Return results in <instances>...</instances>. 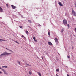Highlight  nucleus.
<instances>
[{"label": "nucleus", "mask_w": 76, "mask_h": 76, "mask_svg": "<svg viewBox=\"0 0 76 76\" xmlns=\"http://www.w3.org/2000/svg\"><path fill=\"white\" fill-rule=\"evenodd\" d=\"M10 54H11V53L7 52H4L0 55V58L3 57V56H4L5 55H7L8 56V55H10Z\"/></svg>", "instance_id": "nucleus-1"}, {"label": "nucleus", "mask_w": 76, "mask_h": 76, "mask_svg": "<svg viewBox=\"0 0 76 76\" xmlns=\"http://www.w3.org/2000/svg\"><path fill=\"white\" fill-rule=\"evenodd\" d=\"M63 23L64 25H66L67 24V20L66 19H64L63 21Z\"/></svg>", "instance_id": "nucleus-2"}, {"label": "nucleus", "mask_w": 76, "mask_h": 76, "mask_svg": "<svg viewBox=\"0 0 76 76\" xmlns=\"http://www.w3.org/2000/svg\"><path fill=\"white\" fill-rule=\"evenodd\" d=\"M1 70L5 74H7V73H6V71L5 70L2 68H1Z\"/></svg>", "instance_id": "nucleus-3"}, {"label": "nucleus", "mask_w": 76, "mask_h": 76, "mask_svg": "<svg viewBox=\"0 0 76 76\" xmlns=\"http://www.w3.org/2000/svg\"><path fill=\"white\" fill-rule=\"evenodd\" d=\"M3 9L0 6V12H3Z\"/></svg>", "instance_id": "nucleus-4"}, {"label": "nucleus", "mask_w": 76, "mask_h": 76, "mask_svg": "<svg viewBox=\"0 0 76 76\" xmlns=\"http://www.w3.org/2000/svg\"><path fill=\"white\" fill-rule=\"evenodd\" d=\"M55 41L56 42V43H58V39H57L56 38L55 39Z\"/></svg>", "instance_id": "nucleus-5"}, {"label": "nucleus", "mask_w": 76, "mask_h": 76, "mask_svg": "<svg viewBox=\"0 0 76 76\" xmlns=\"http://www.w3.org/2000/svg\"><path fill=\"white\" fill-rule=\"evenodd\" d=\"M49 45H53V44H52V43H51V42H48Z\"/></svg>", "instance_id": "nucleus-6"}, {"label": "nucleus", "mask_w": 76, "mask_h": 76, "mask_svg": "<svg viewBox=\"0 0 76 76\" xmlns=\"http://www.w3.org/2000/svg\"><path fill=\"white\" fill-rule=\"evenodd\" d=\"M11 6L12 7L13 9H15V8H16L15 6H14L13 5H11Z\"/></svg>", "instance_id": "nucleus-7"}, {"label": "nucleus", "mask_w": 76, "mask_h": 76, "mask_svg": "<svg viewBox=\"0 0 76 76\" xmlns=\"http://www.w3.org/2000/svg\"><path fill=\"white\" fill-rule=\"evenodd\" d=\"M59 4L60 5V6H63V4H61V2H59Z\"/></svg>", "instance_id": "nucleus-8"}, {"label": "nucleus", "mask_w": 76, "mask_h": 76, "mask_svg": "<svg viewBox=\"0 0 76 76\" xmlns=\"http://www.w3.org/2000/svg\"><path fill=\"white\" fill-rule=\"evenodd\" d=\"M33 38L34 41H37V40H36L35 39V37H33Z\"/></svg>", "instance_id": "nucleus-9"}, {"label": "nucleus", "mask_w": 76, "mask_h": 76, "mask_svg": "<svg viewBox=\"0 0 76 76\" xmlns=\"http://www.w3.org/2000/svg\"><path fill=\"white\" fill-rule=\"evenodd\" d=\"M2 68H7V66H2Z\"/></svg>", "instance_id": "nucleus-10"}, {"label": "nucleus", "mask_w": 76, "mask_h": 76, "mask_svg": "<svg viewBox=\"0 0 76 76\" xmlns=\"http://www.w3.org/2000/svg\"><path fill=\"white\" fill-rule=\"evenodd\" d=\"M64 31V28H62L61 30V32H63V31Z\"/></svg>", "instance_id": "nucleus-11"}, {"label": "nucleus", "mask_w": 76, "mask_h": 76, "mask_svg": "<svg viewBox=\"0 0 76 76\" xmlns=\"http://www.w3.org/2000/svg\"><path fill=\"white\" fill-rule=\"evenodd\" d=\"M26 66H30V67H31V65H30L29 64H26Z\"/></svg>", "instance_id": "nucleus-12"}, {"label": "nucleus", "mask_w": 76, "mask_h": 76, "mask_svg": "<svg viewBox=\"0 0 76 76\" xmlns=\"http://www.w3.org/2000/svg\"><path fill=\"white\" fill-rule=\"evenodd\" d=\"M26 32L27 34H28V31H27V30L26 29Z\"/></svg>", "instance_id": "nucleus-13"}, {"label": "nucleus", "mask_w": 76, "mask_h": 76, "mask_svg": "<svg viewBox=\"0 0 76 76\" xmlns=\"http://www.w3.org/2000/svg\"><path fill=\"white\" fill-rule=\"evenodd\" d=\"M72 14H73L75 13V11H74V10H72Z\"/></svg>", "instance_id": "nucleus-14"}, {"label": "nucleus", "mask_w": 76, "mask_h": 76, "mask_svg": "<svg viewBox=\"0 0 76 76\" xmlns=\"http://www.w3.org/2000/svg\"><path fill=\"white\" fill-rule=\"evenodd\" d=\"M17 63H18L20 65V64H20V62H19V61H18L17 62Z\"/></svg>", "instance_id": "nucleus-15"}, {"label": "nucleus", "mask_w": 76, "mask_h": 76, "mask_svg": "<svg viewBox=\"0 0 76 76\" xmlns=\"http://www.w3.org/2000/svg\"><path fill=\"white\" fill-rule=\"evenodd\" d=\"M73 14V16H76V13L75 12V13H74V14Z\"/></svg>", "instance_id": "nucleus-16"}, {"label": "nucleus", "mask_w": 76, "mask_h": 76, "mask_svg": "<svg viewBox=\"0 0 76 76\" xmlns=\"http://www.w3.org/2000/svg\"><path fill=\"white\" fill-rule=\"evenodd\" d=\"M29 22V23H31V20H28Z\"/></svg>", "instance_id": "nucleus-17"}, {"label": "nucleus", "mask_w": 76, "mask_h": 76, "mask_svg": "<svg viewBox=\"0 0 76 76\" xmlns=\"http://www.w3.org/2000/svg\"><path fill=\"white\" fill-rule=\"evenodd\" d=\"M38 74H39L40 76H41V73H40V72H38Z\"/></svg>", "instance_id": "nucleus-18"}, {"label": "nucleus", "mask_w": 76, "mask_h": 76, "mask_svg": "<svg viewBox=\"0 0 76 76\" xmlns=\"http://www.w3.org/2000/svg\"><path fill=\"white\" fill-rule=\"evenodd\" d=\"M29 75H31V74H32V72H31L29 71Z\"/></svg>", "instance_id": "nucleus-19"}, {"label": "nucleus", "mask_w": 76, "mask_h": 76, "mask_svg": "<svg viewBox=\"0 0 76 76\" xmlns=\"http://www.w3.org/2000/svg\"><path fill=\"white\" fill-rule=\"evenodd\" d=\"M7 50H8V51H10L12 52V51L11 50H10L9 49H7Z\"/></svg>", "instance_id": "nucleus-20"}, {"label": "nucleus", "mask_w": 76, "mask_h": 76, "mask_svg": "<svg viewBox=\"0 0 76 76\" xmlns=\"http://www.w3.org/2000/svg\"><path fill=\"white\" fill-rule=\"evenodd\" d=\"M21 37L23 38H25V37H24V36H23V35H22V36Z\"/></svg>", "instance_id": "nucleus-21"}, {"label": "nucleus", "mask_w": 76, "mask_h": 76, "mask_svg": "<svg viewBox=\"0 0 76 76\" xmlns=\"http://www.w3.org/2000/svg\"><path fill=\"white\" fill-rule=\"evenodd\" d=\"M56 71H57V72H59V69H57L56 70Z\"/></svg>", "instance_id": "nucleus-22"}, {"label": "nucleus", "mask_w": 76, "mask_h": 76, "mask_svg": "<svg viewBox=\"0 0 76 76\" xmlns=\"http://www.w3.org/2000/svg\"><path fill=\"white\" fill-rule=\"evenodd\" d=\"M15 42H16V43H17V44H18L19 43V42H18L16 41H15Z\"/></svg>", "instance_id": "nucleus-23"}, {"label": "nucleus", "mask_w": 76, "mask_h": 76, "mask_svg": "<svg viewBox=\"0 0 76 76\" xmlns=\"http://www.w3.org/2000/svg\"><path fill=\"white\" fill-rule=\"evenodd\" d=\"M67 26L68 28H70V26H69V24H67Z\"/></svg>", "instance_id": "nucleus-24"}, {"label": "nucleus", "mask_w": 76, "mask_h": 76, "mask_svg": "<svg viewBox=\"0 0 76 76\" xmlns=\"http://www.w3.org/2000/svg\"><path fill=\"white\" fill-rule=\"evenodd\" d=\"M6 4L7 7H8V4Z\"/></svg>", "instance_id": "nucleus-25"}, {"label": "nucleus", "mask_w": 76, "mask_h": 76, "mask_svg": "<svg viewBox=\"0 0 76 76\" xmlns=\"http://www.w3.org/2000/svg\"><path fill=\"white\" fill-rule=\"evenodd\" d=\"M19 28H22V26H19Z\"/></svg>", "instance_id": "nucleus-26"}, {"label": "nucleus", "mask_w": 76, "mask_h": 76, "mask_svg": "<svg viewBox=\"0 0 76 76\" xmlns=\"http://www.w3.org/2000/svg\"><path fill=\"white\" fill-rule=\"evenodd\" d=\"M67 57L68 58H70V57L69 56H67Z\"/></svg>", "instance_id": "nucleus-27"}, {"label": "nucleus", "mask_w": 76, "mask_h": 76, "mask_svg": "<svg viewBox=\"0 0 76 76\" xmlns=\"http://www.w3.org/2000/svg\"><path fill=\"white\" fill-rule=\"evenodd\" d=\"M0 41H6V40H3L2 39H0Z\"/></svg>", "instance_id": "nucleus-28"}, {"label": "nucleus", "mask_w": 76, "mask_h": 76, "mask_svg": "<svg viewBox=\"0 0 76 76\" xmlns=\"http://www.w3.org/2000/svg\"><path fill=\"white\" fill-rule=\"evenodd\" d=\"M74 30H75V32H76V28H75Z\"/></svg>", "instance_id": "nucleus-29"}, {"label": "nucleus", "mask_w": 76, "mask_h": 76, "mask_svg": "<svg viewBox=\"0 0 76 76\" xmlns=\"http://www.w3.org/2000/svg\"><path fill=\"white\" fill-rule=\"evenodd\" d=\"M41 57H42V60H44V58H43V57H42V56Z\"/></svg>", "instance_id": "nucleus-30"}, {"label": "nucleus", "mask_w": 76, "mask_h": 76, "mask_svg": "<svg viewBox=\"0 0 76 76\" xmlns=\"http://www.w3.org/2000/svg\"><path fill=\"white\" fill-rule=\"evenodd\" d=\"M48 35H50V32H48Z\"/></svg>", "instance_id": "nucleus-31"}, {"label": "nucleus", "mask_w": 76, "mask_h": 76, "mask_svg": "<svg viewBox=\"0 0 76 76\" xmlns=\"http://www.w3.org/2000/svg\"><path fill=\"white\" fill-rule=\"evenodd\" d=\"M1 73H2V72L1 71H0V74H1Z\"/></svg>", "instance_id": "nucleus-32"}, {"label": "nucleus", "mask_w": 76, "mask_h": 76, "mask_svg": "<svg viewBox=\"0 0 76 76\" xmlns=\"http://www.w3.org/2000/svg\"><path fill=\"white\" fill-rule=\"evenodd\" d=\"M72 50H73V46L72 47Z\"/></svg>", "instance_id": "nucleus-33"}, {"label": "nucleus", "mask_w": 76, "mask_h": 76, "mask_svg": "<svg viewBox=\"0 0 76 76\" xmlns=\"http://www.w3.org/2000/svg\"><path fill=\"white\" fill-rule=\"evenodd\" d=\"M67 76H70V75H69L68 74H67Z\"/></svg>", "instance_id": "nucleus-34"}, {"label": "nucleus", "mask_w": 76, "mask_h": 76, "mask_svg": "<svg viewBox=\"0 0 76 76\" xmlns=\"http://www.w3.org/2000/svg\"><path fill=\"white\" fill-rule=\"evenodd\" d=\"M6 49L7 50V49H7V48H6Z\"/></svg>", "instance_id": "nucleus-35"}, {"label": "nucleus", "mask_w": 76, "mask_h": 76, "mask_svg": "<svg viewBox=\"0 0 76 76\" xmlns=\"http://www.w3.org/2000/svg\"><path fill=\"white\" fill-rule=\"evenodd\" d=\"M0 69H1V68L0 67Z\"/></svg>", "instance_id": "nucleus-36"}]
</instances>
